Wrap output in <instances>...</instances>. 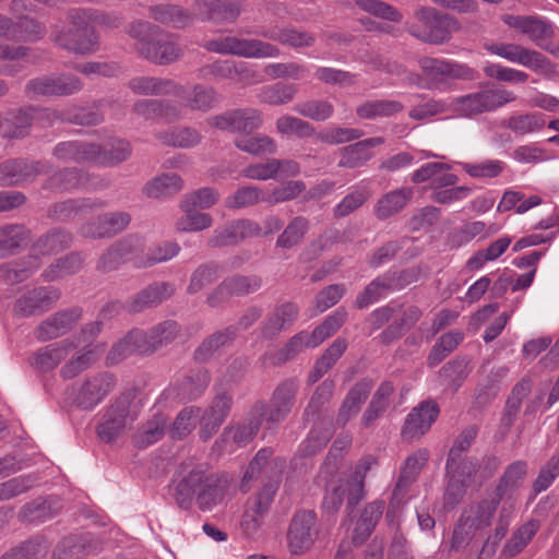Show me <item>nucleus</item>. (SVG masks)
<instances>
[{
	"label": "nucleus",
	"mask_w": 559,
	"mask_h": 559,
	"mask_svg": "<svg viewBox=\"0 0 559 559\" xmlns=\"http://www.w3.org/2000/svg\"><path fill=\"white\" fill-rule=\"evenodd\" d=\"M131 154L129 142L112 139L97 146L86 142H64L57 145L55 155L63 162L91 163L103 166H115Z\"/></svg>",
	"instance_id": "1"
},
{
	"label": "nucleus",
	"mask_w": 559,
	"mask_h": 559,
	"mask_svg": "<svg viewBox=\"0 0 559 559\" xmlns=\"http://www.w3.org/2000/svg\"><path fill=\"white\" fill-rule=\"evenodd\" d=\"M475 430L464 431L452 445L447 461V474L450 477L444 502L448 507H454L463 497L466 486V478L476 472V465L473 462H461V454L471 447Z\"/></svg>",
	"instance_id": "2"
},
{
	"label": "nucleus",
	"mask_w": 559,
	"mask_h": 559,
	"mask_svg": "<svg viewBox=\"0 0 559 559\" xmlns=\"http://www.w3.org/2000/svg\"><path fill=\"white\" fill-rule=\"evenodd\" d=\"M129 34L139 39L140 53L155 63H170L181 56L182 51L171 35L158 32L146 22L130 25Z\"/></svg>",
	"instance_id": "3"
},
{
	"label": "nucleus",
	"mask_w": 559,
	"mask_h": 559,
	"mask_svg": "<svg viewBox=\"0 0 559 559\" xmlns=\"http://www.w3.org/2000/svg\"><path fill=\"white\" fill-rule=\"evenodd\" d=\"M143 246L138 238H128L112 246L107 254L104 257V264L117 263L120 260L127 261L132 260L134 265L139 267L151 266L156 263L165 262L176 257L180 247L176 242L167 241L163 242L155 248L151 249L150 252L142 257Z\"/></svg>",
	"instance_id": "4"
},
{
	"label": "nucleus",
	"mask_w": 559,
	"mask_h": 559,
	"mask_svg": "<svg viewBox=\"0 0 559 559\" xmlns=\"http://www.w3.org/2000/svg\"><path fill=\"white\" fill-rule=\"evenodd\" d=\"M499 498L485 499L469 504L462 513L454 528L451 547L460 549L467 545L476 535L490 526L497 511Z\"/></svg>",
	"instance_id": "5"
},
{
	"label": "nucleus",
	"mask_w": 559,
	"mask_h": 559,
	"mask_svg": "<svg viewBox=\"0 0 559 559\" xmlns=\"http://www.w3.org/2000/svg\"><path fill=\"white\" fill-rule=\"evenodd\" d=\"M514 99L515 94L509 90L486 87L454 98L450 106L457 117L473 118L495 111Z\"/></svg>",
	"instance_id": "6"
},
{
	"label": "nucleus",
	"mask_w": 559,
	"mask_h": 559,
	"mask_svg": "<svg viewBox=\"0 0 559 559\" xmlns=\"http://www.w3.org/2000/svg\"><path fill=\"white\" fill-rule=\"evenodd\" d=\"M178 332V325L174 321H166L156 326L150 335L140 331L131 332L124 340L119 342L107 356L110 364L118 362L127 353H145L171 341Z\"/></svg>",
	"instance_id": "7"
},
{
	"label": "nucleus",
	"mask_w": 559,
	"mask_h": 559,
	"mask_svg": "<svg viewBox=\"0 0 559 559\" xmlns=\"http://www.w3.org/2000/svg\"><path fill=\"white\" fill-rule=\"evenodd\" d=\"M484 48L491 55L525 67L536 73L551 76L556 73L555 66L539 51L528 49L514 43H489Z\"/></svg>",
	"instance_id": "8"
},
{
	"label": "nucleus",
	"mask_w": 559,
	"mask_h": 559,
	"mask_svg": "<svg viewBox=\"0 0 559 559\" xmlns=\"http://www.w3.org/2000/svg\"><path fill=\"white\" fill-rule=\"evenodd\" d=\"M346 318L345 312L336 311L329 316L325 321L317 326L312 332L302 331L293 336L288 343L278 353L277 361L284 362L307 348H314L334 334Z\"/></svg>",
	"instance_id": "9"
},
{
	"label": "nucleus",
	"mask_w": 559,
	"mask_h": 559,
	"mask_svg": "<svg viewBox=\"0 0 559 559\" xmlns=\"http://www.w3.org/2000/svg\"><path fill=\"white\" fill-rule=\"evenodd\" d=\"M319 537L317 515L312 511H298L292 519L286 542L290 554H306Z\"/></svg>",
	"instance_id": "10"
},
{
	"label": "nucleus",
	"mask_w": 559,
	"mask_h": 559,
	"mask_svg": "<svg viewBox=\"0 0 559 559\" xmlns=\"http://www.w3.org/2000/svg\"><path fill=\"white\" fill-rule=\"evenodd\" d=\"M206 48L218 53H230L243 58H276L280 55L278 48L272 44L235 36L210 40Z\"/></svg>",
	"instance_id": "11"
},
{
	"label": "nucleus",
	"mask_w": 559,
	"mask_h": 559,
	"mask_svg": "<svg viewBox=\"0 0 559 559\" xmlns=\"http://www.w3.org/2000/svg\"><path fill=\"white\" fill-rule=\"evenodd\" d=\"M296 392V382L293 380L285 381L274 391L269 406H254L253 414L258 415L264 423L265 430H272L276 424L282 421L288 415L293 406Z\"/></svg>",
	"instance_id": "12"
},
{
	"label": "nucleus",
	"mask_w": 559,
	"mask_h": 559,
	"mask_svg": "<svg viewBox=\"0 0 559 559\" xmlns=\"http://www.w3.org/2000/svg\"><path fill=\"white\" fill-rule=\"evenodd\" d=\"M56 41L70 51L86 53L95 49L97 37L85 14L73 13L70 26L58 32Z\"/></svg>",
	"instance_id": "13"
},
{
	"label": "nucleus",
	"mask_w": 559,
	"mask_h": 559,
	"mask_svg": "<svg viewBox=\"0 0 559 559\" xmlns=\"http://www.w3.org/2000/svg\"><path fill=\"white\" fill-rule=\"evenodd\" d=\"M276 489L275 484H265L257 495L247 500L240 520V526L246 535L253 536L261 530Z\"/></svg>",
	"instance_id": "14"
},
{
	"label": "nucleus",
	"mask_w": 559,
	"mask_h": 559,
	"mask_svg": "<svg viewBox=\"0 0 559 559\" xmlns=\"http://www.w3.org/2000/svg\"><path fill=\"white\" fill-rule=\"evenodd\" d=\"M136 417V406L127 397L120 399L104 415L98 426V436L110 442L130 428Z\"/></svg>",
	"instance_id": "15"
},
{
	"label": "nucleus",
	"mask_w": 559,
	"mask_h": 559,
	"mask_svg": "<svg viewBox=\"0 0 559 559\" xmlns=\"http://www.w3.org/2000/svg\"><path fill=\"white\" fill-rule=\"evenodd\" d=\"M263 123V114L255 108L235 109L212 116L207 124L224 131L250 134Z\"/></svg>",
	"instance_id": "16"
},
{
	"label": "nucleus",
	"mask_w": 559,
	"mask_h": 559,
	"mask_svg": "<svg viewBox=\"0 0 559 559\" xmlns=\"http://www.w3.org/2000/svg\"><path fill=\"white\" fill-rule=\"evenodd\" d=\"M503 23L516 33L527 37L537 46L554 36V25L538 15L504 14Z\"/></svg>",
	"instance_id": "17"
},
{
	"label": "nucleus",
	"mask_w": 559,
	"mask_h": 559,
	"mask_svg": "<svg viewBox=\"0 0 559 559\" xmlns=\"http://www.w3.org/2000/svg\"><path fill=\"white\" fill-rule=\"evenodd\" d=\"M415 17L419 26L412 28L414 36L431 44H440L449 38L450 21L433 9L423 8L415 13Z\"/></svg>",
	"instance_id": "18"
},
{
	"label": "nucleus",
	"mask_w": 559,
	"mask_h": 559,
	"mask_svg": "<svg viewBox=\"0 0 559 559\" xmlns=\"http://www.w3.org/2000/svg\"><path fill=\"white\" fill-rule=\"evenodd\" d=\"M205 479V471L198 466L180 474L169 486V495L176 504L182 510H189L197 501L199 486Z\"/></svg>",
	"instance_id": "19"
},
{
	"label": "nucleus",
	"mask_w": 559,
	"mask_h": 559,
	"mask_svg": "<svg viewBox=\"0 0 559 559\" xmlns=\"http://www.w3.org/2000/svg\"><path fill=\"white\" fill-rule=\"evenodd\" d=\"M439 407L436 402L425 401L406 417L402 435L405 439H415L425 435L436 421Z\"/></svg>",
	"instance_id": "20"
},
{
	"label": "nucleus",
	"mask_w": 559,
	"mask_h": 559,
	"mask_svg": "<svg viewBox=\"0 0 559 559\" xmlns=\"http://www.w3.org/2000/svg\"><path fill=\"white\" fill-rule=\"evenodd\" d=\"M186 108V105L166 100L143 99L134 104L133 111L146 120L173 122L183 116Z\"/></svg>",
	"instance_id": "21"
},
{
	"label": "nucleus",
	"mask_w": 559,
	"mask_h": 559,
	"mask_svg": "<svg viewBox=\"0 0 559 559\" xmlns=\"http://www.w3.org/2000/svg\"><path fill=\"white\" fill-rule=\"evenodd\" d=\"M261 235V227L249 219L235 221L224 228L216 229L210 239L212 247L236 245L247 238Z\"/></svg>",
	"instance_id": "22"
},
{
	"label": "nucleus",
	"mask_w": 559,
	"mask_h": 559,
	"mask_svg": "<svg viewBox=\"0 0 559 559\" xmlns=\"http://www.w3.org/2000/svg\"><path fill=\"white\" fill-rule=\"evenodd\" d=\"M129 223L130 216L127 213H106L82 226L81 234L91 238L110 237L122 231Z\"/></svg>",
	"instance_id": "23"
},
{
	"label": "nucleus",
	"mask_w": 559,
	"mask_h": 559,
	"mask_svg": "<svg viewBox=\"0 0 559 559\" xmlns=\"http://www.w3.org/2000/svg\"><path fill=\"white\" fill-rule=\"evenodd\" d=\"M419 66L431 81H442L445 78L471 79L474 75L469 67L443 59L424 58L419 61Z\"/></svg>",
	"instance_id": "24"
},
{
	"label": "nucleus",
	"mask_w": 559,
	"mask_h": 559,
	"mask_svg": "<svg viewBox=\"0 0 559 559\" xmlns=\"http://www.w3.org/2000/svg\"><path fill=\"white\" fill-rule=\"evenodd\" d=\"M27 87L36 95H69L80 91L82 84L74 75L63 74L33 80Z\"/></svg>",
	"instance_id": "25"
},
{
	"label": "nucleus",
	"mask_w": 559,
	"mask_h": 559,
	"mask_svg": "<svg viewBox=\"0 0 559 559\" xmlns=\"http://www.w3.org/2000/svg\"><path fill=\"white\" fill-rule=\"evenodd\" d=\"M229 481L225 477L210 475L205 472V479L199 486L197 503L203 511L212 510L218 503H222L227 497Z\"/></svg>",
	"instance_id": "26"
},
{
	"label": "nucleus",
	"mask_w": 559,
	"mask_h": 559,
	"mask_svg": "<svg viewBox=\"0 0 559 559\" xmlns=\"http://www.w3.org/2000/svg\"><path fill=\"white\" fill-rule=\"evenodd\" d=\"M259 427L264 429V423L251 411L248 423L227 427L222 436V442L228 451L246 445L258 432Z\"/></svg>",
	"instance_id": "27"
},
{
	"label": "nucleus",
	"mask_w": 559,
	"mask_h": 559,
	"mask_svg": "<svg viewBox=\"0 0 559 559\" xmlns=\"http://www.w3.org/2000/svg\"><path fill=\"white\" fill-rule=\"evenodd\" d=\"M384 143L381 136L370 138L341 150L338 166L357 168L366 164L372 156V148Z\"/></svg>",
	"instance_id": "28"
},
{
	"label": "nucleus",
	"mask_w": 559,
	"mask_h": 559,
	"mask_svg": "<svg viewBox=\"0 0 559 559\" xmlns=\"http://www.w3.org/2000/svg\"><path fill=\"white\" fill-rule=\"evenodd\" d=\"M129 86L134 93L142 95L173 94L179 99L186 96V88L169 80L140 76L132 79Z\"/></svg>",
	"instance_id": "29"
},
{
	"label": "nucleus",
	"mask_w": 559,
	"mask_h": 559,
	"mask_svg": "<svg viewBox=\"0 0 559 559\" xmlns=\"http://www.w3.org/2000/svg\"><path fill=\"white\" fill-rule=\"evenodd\" d=\"M230 408V399L226 395L217 396L211 407L200 416V437L203 440L212 438L218 430Z\"/></svg>",
	"instance_id": "30"
},
{
	"label": "nucleus",
	"mask_w": 559,
	"mask_h": 559,
	"mask_svg": "<svg viewBox=\"0 0 559 559\" xmlns=\"http://www.w3.org/2000/svg\"><path fill=\"white\" fill-rule=\"evenodd\" d=\"M261 286V280L257 276H234L224 281L215 294L209 298L212 306H215L221 299L234 295H245L253 293Z\"/></svg>",
	"instance_id": "31"
},
{
	"label": "nucleus",
	"mask_w": 559,
	"mask_h": 559,
	"mask_svg": "<svg viewBox=\"0 0 559 559\" xmlns=\"http://www.w3.org/2000/svg\"><path fill=\"white\" fill-rule=\"evenodd\" d=\"M199 14L215 22H233L239 14L237 0H198Z\"/></svg>",
	"instance_id": "32"
},
{
	"label": "nucleus",
	"mask_w": 559,
	"mask_h": 559,
	"mask_svg": "<svg viewBox=\"0 0 559 559\" xmlns=\"http://www.w3.org/2000/svg\"><path fill=\"white\" fill-rule=\"evenodd\" d=\"M57 298L58 293L50 287L33 289L17 300L15 311L22 316L34 314L46 310Z\"/></svg>",
	"instance_id": "33"
},
{
	"label": "nucleus",
	"mask_w": 559,
	"mask_h": 559,
	"mask_svg": "<svg viewBox=\"0 0 559 559\" xmlns=\"http://www.w3.org/2000/svg\"><path fill=\"white\" fill-rule=\"evenodd\" d=\"M111 385L110 376H100L88 382L78 393L74 402L83 409L95 407L109 391Z\"/></svg>",
	"instance_id": "34"
},
{
	"label": "nucleus",
	"mask_w": 559,
	"mask_h": 559,
	"mask_svg": "<svg viewBox=\"0 0 559 559\" xmlns=\"http://www.w3.org/2000/svg\"><path fill=\"white\" fill-rule=\"evenodd\" d=\"M213 73L218 78L238 76V81L245 85L257 84L264 81L262 73L247 66L246 62L235 64L230 61L215 62L212 66Z\"/></svg>",
	"instance_id": "35"
},
{
	"label": "nucleus",
	"mask_w": 559,
	"mask_h": 559,
	"mask_svg": "<svg viewBox=\"0 0 559 559\" xmlns=\"http://www.w3.org/2000/svg\"><path fill=\"white\" fill-rule=\"evenodd\" d=\"M78 319L76 310L57 313L38 326L37 337L41 341L56 338L71 329Z\"/></svg>",
	"instance_id": "36"
},
{
	"label": "nucleus",
	"mask_w": 559,
	"mask_h": 559,
	"mask_svg": "<svg viewBox=\"0 0 559 559\" xmlns=\"http://www.w3.org/2000/svg\"><path fill=\"white\" fill-rule=\"evenodd\" d=\"M183 214L176 221L175 228L181 233H198L210 228L213 225L211 214L200 212L193 206H181Z\"/></svg>",
	"instance_id": "37"
},
{
	"label": "nucleus",
	"mask_w": 559,
	"mask_h": 559,
	"mask_svg": "<svg viewBox=\"0 0 559 559\" xmlns=\"http://www.w3.org/2000/svg\"><path fill=\"white\" fill-rule=\"evenodd\" d=\"M411 188H401L385 193L381 197L376 206V215L379 218H388L400 212L412 199Z\"/></svg>",
	"instance_id": "38"
},
{
	"label": "nucleus",
	"mask_w": 559,
	"mask_h": 559,
	"mask_svg": "<svg viewBox=\"0 0 559 559\" xmlns=\"http://www.w3.org/2000/svg\"><path fill=\"white\" fill-rule=\"evenodd\" d=\"M174 287L167 283H156L141 290L131 304L132 311H140L143 308L155 306L169 298Z\"/></svg>",
	"instance_id": "39"
},
{
	"label": "nucleus",
	"mask_w": 559,
	"mask_h": 559,
	"mask_svg": "<svg viewBox=\"0 0 559 559\" xmlns=\"http://www.w3.org/2000/svg\"><path fill=\"white\" fill-rule=\"evenodd\" d=\"M428 455L429 454L427 450L420 449L406 459L393 492L394 499L402 495L404 488L420 472V469L424 467L425 463L428 460Z\"/></svg>",
	"instance_id": "40"
},
{
	"label": "nucleus",
	"mask_w": 559,
	"mask_h": 559,
	"mask_svg": "<svg viewBox=\"0 0 559 559\" xmlns=\"http://www.w3.org/2000/svg\"><path fill=\"white\" fill-rule=\"evenodd\" d=\"M546 121L540 114L512 115L503 120L502 126L515 134L525 135L542 130Z\"/></svg>",
	"instance_id": "41"
},
{
	"label": "nucleus",
	"mask_w": 559,
	"mask_h": 559,
	"mask_svg": "<svg viewBox=\"0 0 559 559\" xmlns=\"http://www.w3.org/2000/svg\"><path fill=\"white\" fill-rule=\"evenodd\" d=\"M371 390L369 382H360L356 384L347 394L338 414V421L343 425L346 424L353 416H355L361 404L366 401Z\"/></svg>",
	"instance_id": "42"
},
{
	"label": "nucleus",
	"mask_w": 559,
	"mask_h": 559,
	"mask_svg": "<svg viewBox=\"0 0 559 559\" xmlns=\"http://www.w3.org/2000/svg\"><path fill=\"white\" fill-rule=\"evenodd\" d=\"M183 181L177 174H164L148 181L144 193L148 198H163L181 190Z\"/></svg>",
	"instance_id": "43"
},
{
	"label": "nucleus",
	"mask_w": 559,
	"mask_h": 559,
	"mask_svg": "<svg viewBox=\"0 0 559 559\" xmlns=\"http://www.w3.org/2000/svg\"><path fill=\"white\" fill-rule=\"evenodd\" d=\"M297 92L298 87L295 84L276 83L262 87L258 98L261 103L280 106L290 103Z\"/></svg>",
	"instance_id": "44"
},
{
	"label": "nucleus",
	"mask_w": 559,
	"mask_h": 559,
	"mask_svg": "<svg viewBox=\"0 0 559 559\" xmlns=\"http://www.w3.org/2000/svg\"><path fill=\"white\" fill-rule=\"evenodd\" d=\"M298 314V308L292 302H287L276 308L273 314L267 319L263 333L266 336H273L293 324Z\"/></svg>",
	"instance_id": "45"
},
{
	"label": "nucleus",
	"mask_w": 559,
	"mask_h": 559,
	"mask_svg": "<svg viewBox=\"0 0 559 559\" xmlns=\"http://www.w3.org/2000/svg\"><path fill=\"white\" fill-rule=\"evenodd\" d=\"M538 527L539 525L536 521H530L520 526L504 545L502 555L507 558H512L519 555L532 540L538 531Z\"/></svg>",
	"instance_id": "46"
},
{
	"label": "nucleus",
	"mask_w": 559,
	"mask_h": 559,
	"mask_svg": "<svg viewBox=\"0 0 559 559\" xmlns=\"http://www.w3.org/2000/svg\"><path fill=\"white\" fill-rule=\"evenodd\" d=\"M166 417L156 414L151 420L144 424L134 435L133 442L138 448H146L157 442L165 433Z\"/></svg>",
	"instance_id": "47"
},
{
	"label": "nucleus",
	"mask_w": 559,
	"mask_h": 559,
	"mask_svg": "<svg viewBox=\"0 0 559 559\" xmlns=\"http://www.w3.org/2000/svg\"><path fill=\"white\" fill-rule=\"evenodd\" d=\"M235 145L240 151L252 155L274 154L277 150L275 141L264 134L252 136L239 135L235 140Z\"/></svg>",
	"instance_id": "48"
},
{
	"label": "nucleus",
	"mask_w": 559,
	"mask_h": 559,
	"mask_svg": "<svg viewBox=\"0 0 559 559\" xmlns=\"http://www.w3.org/2000/svg\"><path fill=\"white\" fill-rule=\"evenodd\" d=\"M377 465V460L371 456H365L357 462L350 474V479L344 480L348 487L350 500H359L364 490V480L367 473Z\"/></svg>",
	"instance_id": "49"
},
{
	"label": "nucleus",
	"mask_w": 559,
	"mask_h": 559,
	"mask_svg": "<svg viewBox=\"0 0 559 559\" xmlns=\"http://www.w3.org/2000/svg\"><path fill=\"white\" fill-rule=\"evenodd\" d=\"M403 105L392 99H378L362 104L357 108V115L364 119H372L377 117H389L400 112Z\"/></svg>",
	"instance_id": "50"
},
{
	"label": "nucleus",
	"mask_w": 559,
	"mask_h": 559,
	"mask_svg": "<svg viewBox=\"0 0 559 559\" xmlns=\"http://www.w3.org/2000/svg\"><path fill=\"white\" fill-rule=\"evenodd\" d=\"M69 347L68 342L49 345L36 354L34 365L40 370H50L67 357Z\"/></svg>",
	"instance_id": "51"
},
{
	"label": "nucleus",
	"mask_w": 559,
	"mask_h": 559,
	"mask_svg": "<svg viewBox=\"0 0 559 559\" xmlns=\"http://www.w3.org/2000/svg\"><path fill=\"white\" fill-rule=\"evenodd\" d=\"M158 139L167 145L189 148L200 143L201 134L191 128H177L171 131L160 133Z\"/></svg>",
	"instance_id": "52"
},
{
	"label": "nucleus",
	"mask_w": 559,
	"mask_h": 559,
	"mask_svg": "<svg viewBox=\"0 0 559 559\" xmlns=\"http://www.w3.org/2000/svg\"><path fill=\"white\" fill-rule=\"evenodd\" d=\"M308 227L309 224L305 217L297 216L293 218L278 236L276 246L285 249L293 248L301 241L308 231Z\"/></svg>",
	"instance_id": "53"
},
{
	"label": "nucleus",
	"mask_w": 559,
	"mask_h": 559,
	"mask_svg": "<svg viewBox=\"0 0 559 559\" xmlns=\"http://www.w3.org/2000/svg\"><path fill=\"white\" fill-rule=\"evenodd\" d=\"M483 71L490 79L512 84L525 83L528 79L524 71L489 61L484 63Z\"/></svg>",
	"instance_id": "54"
},
{
	"label": "nucleus",
	"mask_w": 559,
	"mask_h": 559,
	"mask_svg": "<svg viewBox=\"0 0 559 559\" xmlns=\"http://www.w3.org/2000/svg\"><path fill=\"white\" fill-rule=\"evenodd\" d=\"M275 127L280 134L286 136L307 138L314 132L310 123L289 115H283L277 118Z\"/></svg>",
	"instance_id": "55"
},
{
	"label": "nucleus",
	"mask_w": 559,
	"mask_h": 559,
	"mask_svg": "<svg viewBox=\"0 0 559 559\" xmlns=\"http://www.w3.org/2000/svg\"><path fill=\"white\" fill-rule=\"evenodd\" d=\"M294 110L309 119L316 121H324L333 114V106L325 100H306L294 106Z\"/></svg>",
	"instance_id": "56"
},
{
	"label": "nucleus",
	"mask_w": 559,
	"mask_h": 559,
	"mask_svg": "<svg viewBox=\"0 0 559 559\" xmlns=\"http://www.w3.org/2000/svg\"><path fill=\"white\" fill-rule=\"evenodd\" d=\"M219 193L213 188H200L188 194L181 200V206H193L198 210H207L217 203Z\"/></svg>",
	"instance_id": "57"
},
{
	"label": "nucleus",
	"mask_w": 559,
	"mask_h": 559,
	"mask_svg": "<svg viewBox=\"0 0 559 559\" xmlns=\"http://www.w3.org/2000/svg\"><path fill=\"white\" fill-rule=\"evenodd\" d=\"M461 166L474 178H495L504 169V163L498 159H486L479 163H461Z\"/></svg>",
	"instance_id": "58"
},
{
	"label": "nucleus",
	"mask_w": 559,
	"mask_h": 559,
	"mask_svg": "<svg viewBox=\"0 0 559 559\" xmlns=\"http://www.w3.org/2000/svg\"><path fill=\"white\" fill-rule=\"evenodd\" d=\"M218 102L216 92L211 87L195 85L191 96L187 99L186 107L192 110L207 111Z\"/></svg>",
	"instance_id": "59"
},
{
	"label": "nucleus",
	"mask_w": 559,
	"mask_h": 559,
	"mask_svg": "<svg viewBox=\"0 0 559 559\" xmlns=\"http://www.w3.org/2000/svg\"><path fill=\"white\" fill-rule=\"evenodd\" d=\"M200 418V409L197 407H186L177 416L170 435L173 438H182L189 435L195 427L197 420Z\"/></svg>",
	"instance_id": "60"
},
{
	"label": "nucleus",
	"mask_w": 559,
	"mask_h": 559,
	"mask_svg": "<svg viewBox=\"0 0 559 559\" xmlns=\"http://www.w3.org/2000/svg\"><path fill=\"white\" fill-rule=\"evenodd\" d=\"M48 546L44 539L26 542L17 549L5 554L1 559H41L47 555Z\"/></svg>",
	"instance_id": "61"
},
{
	"label": "nucleus",
	"mask_w": 559,
	"mask_h": 559,
	"mask_svg": "<svg viewBox=\"0 0 559 559\" xmlns=\"http://www.w3.org/2000/svg\"><path fill=\"white\" fill-rule=\"evenodd\" d=\"M264 199L265 197L260 189L255 187H243L226 199V206L230 209H239L253 205L261 200L264 201Z\"/></svg>",
	"instance_id": "62"
},
{
	"label": "nucleus",
	"mask_w": 559,
	"mask_h": 559,
	"mask_svg": "<svg viewBox=\"0 0 559 559\" xmlns=\"http://www.w3.org/2000/svg\"><path fill=\"white\" fill-rule=\"evenodd\" d=\"M305 190L306 185L302 181H288L265 195L264 201L272 204L282 203L295 199Z\"/></svg>",
	"instance_id": "63"
},
{
	"label": "nucleus",
	"mask_w": 559,
	"mask_h": 559,
	"mask_svg": "<svg viewBox=\"0 0 559 559\" xmlns=\"http://www.w3.org/2000/svg\"><path fill=\"white\" fill-rule=\"evenodd\" d=\"M263 73L270 79L298 80L304 76L305 69L301 66L294 62L270 63L264 67Z\"/></svg>",
	"instance_id": "64"
}]
</instances>
